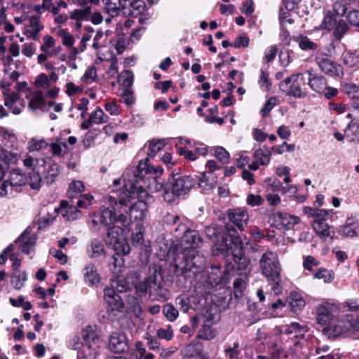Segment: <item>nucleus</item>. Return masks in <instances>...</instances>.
<instances>
[{
  "label": "nucleus",
  "mask_w": 359,
  "mask_h": 359,
  "mask_svg": "<svg viewBox=\"0 0 359 359\" xmlns=\"http://www.w3.org/2000/svg\"><path fill=\"white\" fill-rule=\"evenodd\" d=\"M118 82L125 88H131L133 83V74L129 70H125L118 76Z\"/></svg>",
  "instance_id": "39"
},
{
  "label": "nucleus",
  "mask_w": 359,
  "mask_h": 359,
  "mask_svg": "<svg viewBox=\"0 0 359 359\" xmlns=\"http://www.w3.org/2000/svg\"><path fill=\"white\" fill-rule=\"evenodd\" d=\"M168 143L166 139L152 140L149 144L148 155L154 156Z\"/></svg>",
  "instance_id": "33"
},
{
  "label": "nucleus",
  "mask_w": 359,
  "mask_h": 359,
  "mask_svg": "<svg viewBox=\"0 0 359 359\" xmlns=\"http://www.w3.org/2000/svg\"><path fill=\"white\" fill-rule=\"evenodd\" d=\"M86 281L90 285H95L100 282V278L97 273L96 267L93 264H89L84 269Z\"/></svg>",
  "instance_id": "30"
},
{
  "label": "nucleus",
  "mask_w": 359,
  "mask_h": 359,
  "mask_svg": "<svg viewBox=\"0 0 359 359\" xmlns=\"http://www.w3.org/2000/svg\"><path fill=\"white\" fill-rule=\"evenodd\" d=\"M304 84V78L302 73L292 74L286 78L280 83V88L283 91H287L286 94L294 97H304L306 93L302 89V85Z\"/></svg>",
  "instance_id": "7"
},
{
  "label": "nucleus",
  "mask_w": 359,
  "mask_h": 359,
  "mask_svg": "<svg viewBox=\"0 0 359 359\" xmlns=\"http://www.w3.org/2000/svg\"><path fill=\"white\" fill-rule=\"evenodd\" d=\"M163 280L161 266L159 264H151L149 267L148 276L135 284V291L141 297L146 296L149 293V297L154 300L165 301L168 292L163 288Z\"/></svg>",
  "instance_id": "2"
},
{
  "label": "nucleus",
  "mask_w": 359,
  "mask_h": 359,
  "mask_svg": "<svg viewBox=\"0 0 359 359\" xmlns=\"http://www.w3.org/2000/svg\"><path fill=\"white\" fill-rule=\"evenodd\" d=\"M338 312V306L334 304L324 303L316 309V322L321 325H327Z\"/></svg>",
  "instance_id": "10"
},
{
  "label": "nucleus",
  "mask_w": 359,
  "mask_h": 359,
  "mask_svg": "<svg viewBox=\"0 0 359 359\" xmlns=\"http://www.w3.org/2000/svg\"><path fill=\"white\" fill-rule=\"evenodd\" d=\"M307 72L309 74V85L311 88L318 93L324 92L327 86L325 78L323 76L313 74L311 70H308Z\"/></svg>",
  "instance_id": "21"
},
{
  "label": "nucleus",
  "mask_w": 359,
  "mask_h": 359,
  "mask_svg": "<svg viewBox=\"0 0 359 359\" xmlns=\"http://www.w3.org/2000/svg\"><path fill=\"white\" fill-rule=\"evenodd\" d=\"M91 14V7L86 6L83 8L76 9L70 13V18L76 20H87Z\"/></svg>",
  "instance_id": "34"
},
{
  "label": "nucleus",
  "mask_w": 359,
  "mask_h": 359,
  "mask_svg": "<svg viewBox=\"0 0 359 359\" xmlns=\"http://www.w3.org/2000/svg\"><path fill=\"white\" fill-rule=\"evenodd\" d=\"M297 41L299 48L304 50H314L318 48V45L306 36H300Z\"/></svg>",
  "instance_id": "40"
},
{
  "label": "nucleus",
  "mask_w": 359,
  "mask_h": 359,
  "mask_svg": "<svg viewBox=\"0 0 359 359\" xmlns=\"http://www.w3.org/2000/svg\"><path fill=\"white\" fill-rule=\"evenodd\" d=\"M180 230L184 231L181 241L184 250L181 260H175L174 273L177 277L191 280L205 266V257L194 250L202 243V238L198 231L187 230L186 226L181 223L176 227L175 231Z\"/></svg>",
  "instance_id": "1"
},
{
  "label": "nucleus",
  "mask_w": 359,
  "mask_h": 359,
  "mask_svg": "<svg viewBox=\"0 0 359 359\" xmlns=\"http://www.w3.org/2000/svg\"><path fill=\"white\" fill-rule=\"evenodd\" d=\"M126 194H130L128 192ZM130 198H131V196H130ZM130 203L131 200L130 201L128 205L126 207L129 210L130 216L133 217L135 220L143 221L146 218L148 210L147 203L144 201H137L133 205L130 206Z\"/></svg>",
  "instance_id": "18"
},
{
  "label": "nucleus",
  "mask_w": 359,
  "mask_h": 359,
  "mask_svg": "<svg viewBox=\"0 0 359 359\" xmlns=\"http://www.w3.org/2000/svg\"><path fill=\"white\" fill-rule=\"evenodd\" d=\"M129 210L128 208H118L117 213H115V217H113V224L114 222H120L125 224L127 222V216L125 212H128Z\"/></svg>",
  "instance_id": "52"
},
{
  "label": "nucleus",
  "mask_w": 359,
  "mask_h": 359,
  "mask_svg": "<svg viewBox=\"0 0 359 359\" xmlns=\"http://www.w3.org/2000/svg\"><path fill=\"white\" fill-rule=\"evenodd\" d=\"M41 177L39 173L33 171L29 175V186L32 189L38 190L41 187Z\"/></svg>",
  "instance_id": "50"
},
{
  "label": "nucleus",
  "mask_w": 359,
  "mask_h": 359,
  "mask_svg": "<svg viewBox=\"0 0 359 359\" xmlns=\"http://www.w3.org/2000/svg\"><path fill=\"white\" fill-rule=\"evenodd\" d=\"M163 199L165 201L168 203H172L175 201L177 198L180 196L178 194L174 192V189L170 187V185H168L166 188L164 189V191L162 194Z\"/></svg>",
  "instance_id": "51"
},
{
  "label": "nucleus",
  "mask_w": 359,
  "mask_h": 359,
  "mask_svg": "<svg viewBox=\"0 0 359 359\" xmlns=\"http://www.w3.org/2000/svg\"><path fill=\"white\" fill-rule=\"evenodd\" d=\"M346 128L352 130L353 134L356 137V141L359 143V119H352L348 124Z\"/></svg>",
  "instance_id": "61"
},
{
  "label": "nucleus",
  "mask_w": 359,
  "mask_h": 359,
  "mask_svg": "<svg viewBox=\"0 0 359 359\" xmlns=\"http://www.w3.org/2000/svg\"><path fill=\"white\" fill-rule=\"evenodd\" d=\"M313 227L318 236L325 241L327 238L330 237L333 240L334 231H331V227L325 222H313Z\"/></svg>",
  "instance_id": "24"
},
{
  "label": "nucleus",
  "mask_w": 359,
  "mask_h": 359,
  "mask_svg": "<svg viewBox=\"0 0 359 359\" xmlns=\"http://www.w3.org/2000/svg\"><path fill=\"white\" fill-rule=\"evenodd\" d=\"M278 103V98L276 97H272L269 100L266 101L263 109H262V112L263 116H266L270 111L276 106Z\"/></svg>",
  "instance_id": "56"
},
{
  "label": "nucleus",
  "mask_w": 359,
  "mask_h": 359,
  "mask_svg": "<svg viewBox=\"0 0 359 359\" xmlns=\"http://www.w3.org/2000/svg\"><path fill=\"white\" fill-rule=\"evenodd\" d=\"M25 97L29 100L28 107L32 111L41 108L45 104L43 93L39 90L32 91L27 89Z\"/></svg>",
  "instance_id": "20"
},
{
  "label": "nucleus",
  "mask_w": 359,
  "mask_h": 359,
  "mask_svg": "<svg viewBox=\"0 0 359 359\" xmlns=\"http://www.w3.org/2000/svg\"><path fill=\"white\" fill-rule=\"evenodd\" d=\"M334 13L339 16H343L347 11V4L345 1H336L333 5Z\"/></svg>",
  "instance_id": "55"
},
{
  "label": "nucleus",
  "mask_w": 359,
  "mask_h": 359,
  "mask_svg": "<svg viewBox=\"0 0 359 359\" xmlns=\"http://www.w3.org/2000/svg\"><path fill=\"white\" fill-rule=\"evenodd\" d=\"M271 151L266 147L259 148L254 152L253 157L262 165H266L270 161Z\"/></svg>",
  "instance_id": "26"
},
{
  "label": "nucleus",
  "mask_w": 359,
  "mask_h": 359,
  "mask_svg": "<svg viewBox=\"0 0 359 359\" xmlns=\"http://www.w3.org/2000/svg\"><path fill=\"white\" fill-rule=\"evenodd\" d=\"M315 278L323 279L325 283H330L334 278V273L325 269H320L314 274Z\"/></svg>",
  "instance_id": "47"
},
{
  "label": "nucleus",
  "mask_w": 359,
  "mask_h": 359,
  "mask_svg": "<svg viewBox=\"0 0 359 359\" xmlns=\"http://www.w3.org/2000/svg\"><path fill=\"white\" fill-rule=\"evenodd\" d=\"M57 34L62 39V43L67 47H72L74 43V38L67 29H61L57 32Z\"/></svg>",
  "instance_id": "41"
},
{
  "label": "nucleus",
  "mask_w": 359,
  "mask_h": 359,
  "mask_svg": "<svg viewBox=\"0 0 359 359\" xmlns=\"http://www.w3.org/2000/svg\"><path fill=\"white\" fill-rule=\"evenodd\" d=\"M290 305L294 312L300 310L305 305L304 299L297 292H291Z\"/></svg>",
  "instance_id": "36"
},
{
  "label": "nucleus",
  "mask_w": 359,
  "mask_h": 359,
  "mask_svg": "<svg viewBox=\"0 0 359 359\" xmlns=\"http://www.w3.org/2000/svg\"><path fill=\"white\" fill-rule=\"evenodd\" d=\"M84 190V184L81 181H74L69 184L68 194L70 197L73 198V192L75 194L80 193Z\"/></svg>",
  "instance_id": "54"
},
{
  "label": "nucleus",
  "mask_w": 359,
  "mask_h": 359,
  "mask_svg": "<svg viewBox=\"0 0 359 359\" xmlns=\"http://www.w3.org/2000/svg\"><path fill=\"white\" fill-rule=\"evenodd\" d=\"M47 147L48 143L44 140H36L33 138L28 142V149L29 151H39L42 149L46 148Z\"/></svg>",
  "instance_id": "46"
},
{
  "label": "nucleus",
  "mask_w": 359,
  "mask_h": 359,
  "mask_svg": "<svg viewBox=\"0 0 359 359\" xmlns=\"http://www.w3.org/2000/svg\"><path fill=\"white\" fill-rule=\"evenodd\" d=\"M82 338L83 339L82 351L86 357L95 358L100 348V339L97 334L92 327L88 326L82 331Z\"/></svg>",
  "instance_id": "8"
},
{
  "label": "nucleus",
  "mask_w": 359,
  "mask_h": 359,
  "mask_svg": "<svg viewBox=\"0 0 359 359\" xmlns=\"http://www.w3.org/2000/svg\"><path fill=\"white\" fill-rule=\"evenodd\" d=\"M164 222L169 225H175L180 222V217L177 214L168 212L163 217Z\"/></svg>",
  "instance_id": "63"
},
{
  "label": "nucleus",
  "mask_w": 359,
  "mask_h": 359,
  "mask_svg": "<svg viewBox=\"0 0 359 359\" xmlns=\"http://www.w3.org/2000/svg\"><path fill=\"white\" fill-rule=\"evenodd\" d=\"M109 347L114 353H126L130 348L128 339L125 334L114 332L110 337Z\"/></svg>",
  "instance_id": "12"
},
{
  "label": "nucleus",
  "mask_w": 359,
  "mask_h": 359,
  "mask_svg": "<svg viewBox=\"0 0 359 359\" xmlns=\"http://www.w3.org/2000/svg\"><path fill=\"white\" fill-rule=\"evenodd\" d=\"M217 310L215 306L206 308L202 315L203 323L212 325L218 318Z\"/></svg>",
  "instance_id": "29"
},
{
  "label": "nucleus",
  "mask_w": 359,
  "mask_h": 359,
  "mask_svg": "<svg viewBox=\"0 0 359 359\" xmlns=\"http://www.w3.org/2000/svg\"><path fill=\"white\" fill-rule=\"evenodd\" d=\"M89 118L90 122H92L93 124L97 125L107 123L109 120V116L106 115L100 108H98L91 113Z\"/></svg>",
  "instance_id": "35"
},
{
  "label": "nucleus",
  "mask_w": 359,
  "mask_h": 359,
  "mask_svg": "<svg viewBox=\"0 0 359 359\" xmlns=\"http://www.w3.org/2000/svg\"><path fill=\"white\" fill-rule=\"evenodd\" d=\"M36 236L34 234H30V231L26 229L15 241L19 245V250L25 253L29 254L35 246Z\"/></svg>",
  "instance_id": "15"
},
{
  "label": "nucleus",
  "mask_w": 359,
  "mask_h": 359,
  "mask_svg": "<svg viewBox=\"0 0 359 359\" xmlns=\"http://www.w3.org/2000/svg\"><path fill=\"white\" fill-rule=\"evenodd\" d=\"M104 297L107 304V310L110 311H121L123 308V302L121 297L114 291V289L106 287L104 290Z\"/></svg>",
  "instance_id": "14"
},
{
  "label": "nucleus",
  "mask_w": 359,
  "mask_h": 359,
  "mask_svg": "<svg viewBox=\"0 0 359 359\" xmlns=\"http://www.w3.org/2000/svg\"><path fill=\"white\" fill-rule=\"evenodd\" d=\"M110 287L109 289H114V291L118 292H123L128 290L129 284L126 279L123 276H117L115 278H112L110 283Z\"/></svg>",
  "instance_id": "28"
},
{
  "label": "nucleus",
  "mask_w": 359,
  "mask_h": 359,
  "mask_svg": "<svg viewBox=\"0 0 359 359\" xmlns=\"http://www.w3.org/2000/svg\"><path fill=\"white\" fill-rule=\"evenodd\" d=\"M158 339L170 341L173 337V330L171 325H168L165 327H161L156 332Z\"/></svg>",
  "instance_id": "44"
},
{
  "label": "nucleus",
  "mask_w": 359,
  "mask_h": 359,
  "mask_svg": "<svg viewBox=\"0 0 359 359\" xmlns=\"http://www.w3.org/2000/svg\"><path fill=\"white\" fill-rule=\"evenodd\" d=\"M267 281L271 285V290L275 294H279L282 292V280L280 274L271 275V276H266Z\"/></svg>",
  "instance_id": "31"
},
{
  "label": "nucleus",
  "mask_w": 359,
  "mask_h": 359,
  "mask_svg": "<svg viewBox=\"0 0 359 359\" xmlns=\"http://www.w3.org/2000/svg\"><path fill=\"white\" fill-rule=\"evenodd\" d=\"M227 233L230 236L231 242L229 249L231 250L233 258L234 264L233 268H236L239 274L243 273L246 274L247 271H249L250 260L243 255V242L235 229L227 227Z\"/></svg>",
  "instance_id": "3"
},
{
  "label": "nucleus",
  "mask_w": 359,
  "mask_h": 359,
  "mask_svg": "<svg viewBox=\"0 0 359 359\" xmlns=\"http://www.w3.org/2000/svg\"><path fill=\"white\" fill-rule=\"evenodd\" d=\"M351 222H348L347 221L345 225L341 226L339 229L340 233L346 237L353 238L354 236H356V231L351 227Z\"/></svg>",
  "instance_id": "58"
},
{
  "label": "nucleus",
  "mask_w": 359,
  "mask_h": 359,
  "mask_svg": "<svg viewBox=\"0 0 359 359\" xmlns=\"http://www.w3.org/2000/svg\"><path fill=\"white\" fill-rule=\"evenodd\" d=\"M259 265L263 275L271 276V275L280 274L281 266L277 254L271 251L264 253L259 260Z\"/></svg>",
  "instance_id": "9"
},
{
  "label": "nucleus",
  "mask_w": 359,
  "mask_h": 359,
  "mask_svg": "<svg viewBox=\"0 0 359 359\" xmlns=\"http://www.w3.org/2000/svg\"><path fill=\"white\" fill-rule=\"evenodd\" d=\"M104 242L107 246L113 248L117 255H126L130 250L124 230L119 226L108 229Z\"/></svg>",
  "instance_id": "4"
},
{
  "label": "nucleus",
  "mask_w": 359,
  "mask_h": 359,
  "mask_svg": "<svg viewBox=\"0 0 359 359\" xmlns=\"http://www.w3.org/2000/svg\"><path fill=\"white\" fill-rule=\"evenodd\" d=\"M164 316L170 321L175 320L178 316V311L170 304H167L163 307Z\"/></svg>",
  "instance_id": "45"
},
{
  "label": "nucleus",
  "mask_w": 359,
  "mask_h": 359,
  "mask_svg": "<svg viewBox=\"0 0 359 359\" xmlns=\"http://www.w3.org/2000/svg\"><path fill=\"white\" fill-rule=\"evenodd\" d=\"M182 353L184 358L190 359L201 356L202 351L196 345L189 344L183 349Z\"/></svg>",
  "instance_id": "38"
},
{
  "label": "nucleus",
  "mask_w": 359,
  "mask_h": 359,
  "mask_svg": "<svg viewBox=\"0 0 359 359\" xmlns=\"http://www.w3.org/2000/svg\"><path fill=\"white\" fill-rule=\"evenodd\" d=\"M348 26L343 20H339L333 31V35L336 40H341L344 35L348 32Z\"/></svg>",
  "instance_id": "37"
},
{
  "label": "nucleus",
  "mask_w": 359,
  "mask_h": 359,
  "mask_svg": "<svg viewBox=\"0 0 359 359\" xmlns=\"http://www.w3.org/2000/svg\"><path fill=\"white\" fill-rule=\"evenodd\" d=\"M227 227L233 229L231 226L226 224L224 229L222 226L211 224L207 226L205 233L207 237L215 242L217 249L222 251L227 250L231 245V238L227 233Z\"/></svg>",
  "instance_id": "5"
},
{
  "label": "nucleus",
  "mask_w": 359,
  "mask_h": 359,
  "mask_svg": "<svg viewBox=\"0 0 359 359\" xmlns=\"http://www.w3.org/2000/svg\"><path fill=\"white\" fill-rule=\"evenodd\" d=\"M273 219L276 227L286 229H292L299 222V217L287 213L276 212L273 215Z\"/></svg>",
  "instance_id": "16"
},
{
  "label": "nucleus",
  "mask_w": 359,
  "mask_h": 359,
  "mask_svg": "<svg viewBox=\"0 0 359 359\" xmlns=\"http://www.w3.org/2000/svg\"><path fill=\"white\" fill-rule=\"evenodd\" d=\"M347 20L351 25L359 27V11L353 10L349 12Z\"/></svg>",
  "instance_id": "64"
},
{
  "label": "nucleus",
  "mask_w": 359,
  "mask_h": 359,
  "mask_svg": "<svg viewBox=\"0 0 359 359\" xmlns=\"http://www.w3.org/2000/svg\"><path fill=\"white\" fill-rule=\"evenodd\" d=\"M217 177L211 172H203L198 177V186L202 189L210 190L217 184Z\"/></svg>",
  "instance_id": "23"
},
{
  "label": "nucleus",
  "mask_w": 359,
  "mask_h": 359,
  "mask_svg": "<svg viewBox=\"0 0 359 359\" xmlns=\"http://www.w3.org/2000/svg\"><path fill=\"white\" fill-rule=\"evenodd\" d=\"M102 2L103 11L111 17L117 16L120 11H124L126 8V6L121 4V0H102Z\"/></svg>",
  "instance_id": "22"
},
{
  "label": "nucleus",
  "mask_w": 359,
  "mask_h": 359,
  "mask_svg": "<svg viewBox=\"0 0 359 359\" xmlns=\"http://www.w3.org/2000/svg\"><path fill=\"white\" fill-rule=\"evenodd\" d=\"M169 185L174 189L175 193L181 196L187 194L193 188L194 182L191 177L184 175L173 178Z\"/></svg>",
  "instance_id": "13"
},
{
  "label": "nucleus",
  "mask_w": 359,
  "mask_h": 359,
  "mask_svg": "<svg viewBox=\"0 0 359 359\" xmlns=\"http://www.w3.org/2000/svg\"><path fill=\"white\" fill-rule=\"evenodd\" d=\"M278 51L276 46H271L269 50L265 53V55L263 58V62L268 63L271 62L276 57Z\"/></svg>",
  "instance_id": "62"
},
{
  "label": "nucleus",
  "mask_w": 359,
  "mask_h": 359,
  "mask_svg": "<svg viewBox=\"0 0 359 359\" xmlns=\"http://www.w3.org/2000/svg\"><path fill=\"white\" fill-rule=\"evenodd\" d=\"M137 350L139 353V359H154V355L149 353L144 347H142L141 342L137 344Z\"/></svg>",
  "instance_id": "59"
},
{
  "label": "nucleus",
  "mask_w": 359,
  "mask_h": 359,
  "mask_svg": "<svg viewBox=\"0 0 359 359\" xmlns=\"http://www.w3.org/2000/svg\"><path fill=\"white\" fill-rule=\"evenodd\" d=\"M307 330L306 329V327L301 326L298 323H292L287 326L285 333L287 334H300L301 335H303V334Z\"/></svg>",
  "instance_id": "49"
},
{
  "label": "nucleus",
  "mask_w": 359,
  "mask_h": 359,
  "mask_svg": "<svg viewBox=\"0 0 359 359\" xmlns=\"http://www.w3.org/2000/svg\"><path fill=\"white\" fill-rule=\"evenodd\" d=\"M130 198L128 194L123 192L122 195L119 196L116 199L115 197L109 196L108 201L110 208L104 210L102 214L98 217L100 223L104 226H108L113 224V217H115V213H117L118 208L127 207L130 203Z\"/></svg>",
  "instance_id": "6"
},
{
  "label": "nucleus",
  "mask_w": 359,
  "mask_h": 359,
  "mask_svg": "<svg viewBox=\"0 0 359 359\" xmlns=\"http://www.w3.org/2000/svg\"><path fill=\"white\" fill-rule=\"evenodd\" d=\"M43 43L41 46V50L47 53L48 49L53 47L55 44V40L50 35H46L43 38Z\"/></svg>",
  "instance_id": "57"
},
{
  "label": "nucleus",
  "mask_w": 359,
  "mask_h": 359,
  "mask_svg": "<svg viewBox=\"0 0 359 359\" xmlns=\"http://www.w3.org/2000/svg\"><path fill=\"white\" fill-rule=\"evenodd\" d=\"M50 149L54 156H62L67 153V145L66 142L57 141L50 144Z\"/></svg>",
  "instance_id": "42"
},
{
  "label": "nucleus",
  "mask_w": 359,
  "mask_h": 359,
  "mask_svg": "<svg viewBox=\"0 0 359 359\" xmlns=\"http://www.w3.org/2000/svg\"><path fill=\"white\" fill-rule=\"evenodd\" d=\"M7 180L8 182H9L11 190L14 189L17 192L20 191L21 187L25 186L27 182L26 175L19 169H13L11 170Z\"/></svg>",
  "instance_id": "17"
},
{
  "label": "nucleus",
  "mask_w": 359,
  "mask_h": 359,
  "mask_svg": "<svg viewBox=\"0 0 359 359\" xmlns=\"http://www.w3.org/2000/svg\"><path fill=\"white\" fill-rule=\"evenodd\" d=\"M322 332L325 335L327 336L328 338L332 339L340 335L344 330L339 325H331L324 327Z\"/></svg>",
  "instance_id": "43"
},
{
  "label": "nucleus",
  "mask_w": 359,
  "mask_h": 359,
  "mask_svg": "<svg viewBox=\"0 0 359 359\" xmlns=\"http://www.w3.org/2000/svg\"><path fill=\"white\" fill-rule=\"evenodd\" d=\"M88 252L90 257H97L104 254V247L100 240L94 238L90 243Z\"/></svg>",
  "instance_id": "27"
},
{
  "label": "nucleus",
  "mask_w": 359,
  "mask_h": 359,
  "mask_svg": "<svg viewBox=\"0 0 359 359\" xmlns=\"http://www.w3.org/2000/svg\"><path fill=\"white\" fill-rule=\"evenodd\" d=\"M29 21L32 27V30L29 32V37L34 40H38L39 33L43 29V26L41 25L39 16H32Z\"/></svg>",
  "instance_id": "32"
},
{
  "label": "nucleus",
  "mask_w": 359,
  "mask_h": 359,
  "mask_svg": "<svg viewBox=\"0 0 359 359\" xmlns=\"http://www.w3.org/2000/svg\"><path fill=\"white\" fill-rule=\"evenodd\" d=\"M229 219L241 230H243L244 226L248 220V213L241 209L229 210L228 211Z\"/></svg>",
  "instance_id": "19"
},
{
  "label": "nucleus",
  "mask_w": 359,
  "mask_h": 359,
  "mask_svg": "<svg viewBox=\"0 0 359 359\" xmlns=\"http://www.w3.org/2000/svg\"><path fill=\"white\" fill-rule=\"evenodd\" d=\"M216 158L223 164L227 163L229 158V154L228 151L222 147L216 148L215 151Z\"/></svg>",
  "instance_id": "53"
},
{
  "label": "nucleus",
  "mask_w": 359,
  "mask_h": 359,
  "mask_svg": "<svg viewBox=\"0 0 359 359\" xmlns=\"http://www.w3.org/2000/svg\"><path fill=\"white\" fill-rule=\"evenodd\" d=\"M211 325L203 324V327L198 331V337L203 339H212L215 337V334L211 330Z\"/></svg>",
  "instance_id": "48"
},
{
  "label": "nucleus",
  "mask_w": 359,
  "mask_h": 359,
  "mask_svg": "<svg viewBox=\"0 0 359 359\" xmlns=\"http://www.w3.org/2000/svg\"><path fill=\"white\" fill-rule=\"evenodd\" d=\"M145 8L146 5L143 0H133L130 3L129 7L123 11V13L133 18L138 17L140 23L143 24L149 18V14L145 13Z\"/></svg>",
  "instance_id": "11"
},
{
  "label": "nucleus",
  "mask_w": 359,
  "mask_h": 359,
  "mask_svg": "<svg viewBox=\"0 0 359 359\" xmlns=\"http://www.w3.org/2000/svg\"><path fill=\"white\" fill-rule=\"evenodd\" d=\"M121 97L124 103L128 106L133 104L134 102V97L131 88H125Z\"/></svg>",
  "instance_id": "60"
},
{
  "label": "nucleus",
  "mask_w": 359,
  "mask_h": 359,
  "mask_svg": "<svg viewBox=\"0 0 359 359\" xmlns=\"http://www.w3.org/2000/svg\"><path fill=\"white\" fill-rule=\"evenodd\" d=\"M318 66L322 72L330 76L339 74L340 66L327 58H322L318 61Z\"/></svg>",
  "instance_id": "25"
}]
</instances>
